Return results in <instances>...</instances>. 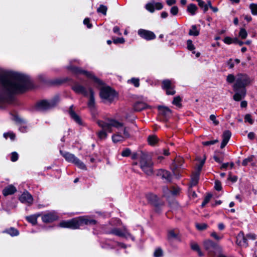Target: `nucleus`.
Listing matches in <instances>:
<instances>
[{"label":"nucleus","mask_w":257,"mask_h":257,"mask_svg":"<svg viewBox=\"0 0 257 257\" xmlns=\"http://www.w3.org/2000/svg\"><path fill=\"white\" fill-rule=\"evenodd\" d=\"M107 9V7L106 6L101 5L97 9V12L102 13L104 15H106Z\"/></svg>","instance_id":"obj_42"},{"label":"nucleus","mask_w":257,"mask_h":257,"mask_svg":"<svg viewBox=\"0 0 257 257\" xmlns=\"http://www.w3.org/2000/svg\"><path fill=\"white\" fill-rule=\"evenodd\" d=\"M244 120L245 122H247L250 124H252L254 120L252 118L251 116L249 114H247L244 116Z\"/></svg>","instance_id":"obj_47"},{"label":"nucleus","mask_w":257,"mask_h":257,"mask_svg":"<svg viewBox=\"0 0 257 257\" xmlns=\"http://www.w3.org/2000/svg\"><path fill=\"white\" fill-rule=\"evenodd\" d=\"M249 7L250 9L251 14L253 15H257V4H251Z\"/></svg>","instance_id":"obj_40"},{"label":"nucleus","mask_w":257,"mask_h":257,"mask_svg":"<svg viewBox=\"0 0 257 257\" xmlns=\"http://www.w3.org/2000/svg\"><path fill=\"white\" fill-rule=\"evenodd\" d=\"M18 158H19V155H18V154L17 152H14L11 153V160L12 162H16V161L18 160Z\"/></svg>","instance_id":"obj_48"},{"label":"nucleus","mask_w":257,"mask_h":257,"mask_svg":"<svg viewBox=\"0 0 257 257\" xmlns=\"http://www.w3.org/2000/svg\"><path fill=\"white\" fill-rule=\"evenodd\" d=\"M227 64L228 65L229 68L232 69L234 66L235 63L232 59H229L227 62Z\"/></svg>","instance_id":"obj_59"},{"label":"nucleus","mask_w":257,"mask_h":257,"mask_svg":"<svg viewBox=\"0 0 257 257\" xmlns=\"http://www.w3.org/2000/svg\"><path fill=\"white\" fill-rule=\"evenodd\" d=\"M214 188L217 191H220L221 190V188H222L221 184L219 181H218V180L215 181Z\"/></svg>","instance_id":"obj_56"},{"label":"nucleus","mask_w":257,"mask_h":257,"mask_svg":"<svg viewBox=\"0 0 257 257\" xmlns=\"http://www.w3.org/2000/svg\"><path fill=\"white\" fill-rule=\"evenodd\" d=\"M96 223V220L91 219L88 216H81L67 221H62L60 223L59 226L76 229L84 225H93Z\"/></svg>","instance_id":"obj_3"},{"label":"nucleus","mask_w":257,"mask_h":257,"mask_svg":"<svg viewBox=\"0 0 257 257\" xmlns=\"http://www.w3.org/2000/svg\"><path fill=\"white\" fill-rule=\"evenodd\" d=\"M181 98L180 97V96H176L174 98L172 103L176 106L180 107L181 106Z\"/></svg>","instance_id":"obj_41"},{"label":"nucleus","mask_w":257,"mask_h":257,"mask_svg":"<svg viewBox=\"0 0 257 257\" xmlns=\"http://www.w3.org/2000/svg\"><path fill=\"white\" fill-rule=\"evenodd\" d=\"M89 100L88 102V106L91 109H93L95 107V99L94 96V92L91 88H89Z\"/></svg>","instance_id":"obj_22"},{"label":"nucleus","mask_w":257,"mask_h":257,"mask_svg":"<svg viewBox=\"0 0 257 257\" xmlns=\"http://www.w3.org/2000/svg\"><path fill=\"white\" fill-rule=\"evenodd\" d=\"M121 154L123 157H128L131 154V151L128 148H125L122 151Z\"/></svg>","instance_id":"obj_49"},{"label":"nucleus","mask_w":257,"mask_h":257,"mask_svg":"<svg viewBox=\"0 0 257 257\" xmlns=\"http://www.w3.org/2000/svg\"><path fill=\"white\" fill-rule=\"evenodd\" d=\"M72 88L76 93L81 94L84 96H88L89 93V89L87 90L84 86L77 82H76L73 84Z\"/></svg>","instance_id":"obj_15"},{"label":"nucleus","mask_w":257,"mask_h":257,"mask_svg":"<svg viewBox=\"0 0 257 257\" xmlns=\"http://www.w3.org/2000/svg\"><path fill=\"white\" fill-rule=\"evenodd\" d=\"M191 247L192 249L196 251L199 256H202L203 255V253L201 251L198 244L196 242H191Z\"/></svg>","instance_id":"obj_32"},{"label":"nucleus","mask_w":257,"mask_h":257,"mask_svg":"<svg viewBox=\"0 0 257 257\" xmlns=\"http://www.w3.org/2000/svg\"><path fill=\"white\" fill-rule=\"evenodd\" d=\"M158 175L161 176L167 181L170 182L171 180V175L169 172L165 170H160L158 172Z\"/></svg>","instance_id":"obj_24"},{"label":"nucleus","mask_w":257,"mask_h":257,"mask_svg":"<svg viewBox=\"0 0 257 257\" xmlns=\"http://www.w3.org/2000/svg\"><path fill=\"white\" fill-rule=\"evenodd\" d=\"M218 142V140H213V141H206L202 143L203 145L204 146H209V145H212Z\"/></svg>","instance_id":"obj_60"},{"label":"nucleus","mask_w":257,"mask_h":257,"mask_svg":"<svg viewBox=\"0 0 257 257\" xmlns=\"http://www.w3.org/2000/svg\"><path fill=\"white\" fill-rule=\"evenodd\" d=\"M148 107V105L142 102H138L136 103L134 105V109L136 111H141Z\"/></svg>","instance_id":"obj_27"},{"label":"nucleus","mask_w":257,"mask_h":257,"mask_svg":"<svg viewBox=\"0 0 257 257\" xmlns=\"http://www.w3.org/2000/svg\"><path fill=\"white\" fill-rule=\"evenodd\" d=\"M41 216L40 213H37L30 216H28L26 217L27 220L32 223L33 225H36L37 223V218Z\"/></svg>","instance_id":"obj_25"},{"label":"nucleus","mask_w":257,"mask_h":257,"mask_svg":"<svg viewBox=\"0 0 257 257\" xmlns=\"http://www.w3.org/2000/svg\"><path fill=\"white\" fill-rule=\"evenodd\" d=\"M68 69L72 71V72L73 73L76 75H84L87 78L91 80L92 82H93L95 84H96L97 86H102L103 84L102 82L96 76H95L91 72H88L82 70L80 68L72 66H68Z\"/></svg>","instance_id":"obj_5"},{"label":"nucleus","mask_w":257,"mask_h":257,"mask_svg":"<svg viewBox=\"0 0 257 257\" xmlns=\"http://www.w3.org/2000/svg\"><path fill=\"white\" fill-rule=\"evenodd\" d=\"M179 189L178 188H173L171 190H170L168 187H164L163 188V192L165 195H168V193L171 194L173 195H176L179 192Z\"/></svg>","instance_id":"obj_28"},{"label":"nucleus","mask_w":257,"mask_h":257,"mask_svg":"<svg viewBox=\"0 0 257 257\" xmlns=\"http://www.w3.org/2000/svg\"><path fill=\"white\" fill-rule=\"evenodd\" d=\"M210 119L213 121L215 125H217L219 123L218 121L216 119V116L214 114L210 115Z\"/></svg>","instance_id":"obj_61"},{"label":"nucleus","mask_w":257,"mask_h":257,"mask_svg":"<svg viewBox=\"0 0 257 257\" xmlns=\"http://www.w3.org/2000/svg\"><path fill=\"white\" fill-rule=\"evenodd\" d=\"M4 137L6 139H7L8 137H9L11 139V140H14L15 138V135L12 132H10L7 133H4Z\"/></svg>","instance_id":"obj_52"},{"label":"nucleus","mask_w":257,"mask_h":257,"mask_svg":"<svg viewBox=\"0 0 257 257\" xmlns=\"http://www.w3.org/2000/svg\"><path fill=\"white\" fill-rule=\"evenodd\" d=\"M58 218L57 213L54 211L46 212L42 215V220L45 223L52 222Z\"/></svg>","instance_id":"obj_14"},{"label":"nucleus","mask_w":257,"mask_h":257,"mask_svg":"<svg viewBox=\"0 0 257 257\" xmlns=\"http://www.w3.org/2000/svg\"><path fill=\"white\" fill-rule=\"evenodd\" d=\"M247 36V33L246 30L243 28L240 29L239 33V36L241 39H244L246 38Z\"/></svg>","instance_id":"obj_44"},{"label":"nucleus","mask_w":257,"mask_h":257,"mask_svg":"<svg viewBox=\"0 0 257 257\" xmlns=\"http://www.w3.org/2000/svg\"><path fill=\"white\" fill-rule=\"evenodd\" d=\"M196 227L199 230H203L207 228V225L206 223H197Z\"/></svg>","instance_id":"obj_45"},{"label":"nucleus","mask_w":257,"mask_h":257,"mask_svg":"<svg viewBox=\"0 0 257 257\" xmlns=\"http://www.w3.org/2000/svg\"><path fill=\"white\" fill-rule=\"evenodd\" d=\"M148 200L151 203L155 204L158 200V197L152 193H149L146 195Z\"/></svg>","instance_id":"obj_31"},{"label":"nucleus","mask_w":257,"mask_h":257,"mask_svg":"<svg viewBox=\"0 0 257 257\" xmlns=\"http://www.w3.org/2000/svg\"><path fill=\"white\" fill-rule=\"evenodd\" d=\"M98 125L102 128V130L97 133V136L100 140H104L107 138V133L112 132L111 127H114L119 129L123 126V123L114 119H110L107 122H104L101 120L97 121Z\"/></svg>","instance_id":"obj_4"},{"label":"nucleus","mask_w":257,"mask_h":257,"mask_svg":"<svg viewBox=\"0 0 257 257\" xmlns=\"http://www.w3.org/2000/svg\"><path fill=\"white\" fill-rule=\"evenodd\" d=\"M204 163H205V159L202 160L200 162L199 164L197 165V171L196 172H199L200 173V172L202 168V167L204 164Z\"/></svg>","instance_id":"obj_57"},{"label":"nucleus","mask_w":257,"mask_h":257,"mask_svg":"<svg viewBox=\"0 0 257 257\" xmlns=\"http://www.w3.org/2000/svg\"><path fill=\"white\" fill-rule=\"evenodd\" d=\"M204 248L210 257H213L217 251L221 250L220 247L210 240H206L203 243Z\"/></svg>","instance_id":"obj_9"},{"label":"nucleus","mask_w":257,"mask_h":257,"mask_svg":"<svg viewBox=\"0 0 257 257\" xmlns=\"http://www.w3.org/2000/svg\"><path fill=\"white\" fill-rule=\"evenodd\" d=\"M61 155L69 162L72 163L82 170H86L85 165L74 155L69 152L60 151Z\"/></svg>","instance_id":"obj_6"},{"label":"nucleus","mask_w":257,"mask_h":257,"mask_svg":"<svg viewBox=\"0 0 257 257\" xmlns=\"http://www.w3.org/2000/svg\"><path fill=\"white\" fill-rule=\"evenodd\" d=\"M73 106H71L69 111L71 118L80 125H83V122L80 117L77 115L72 109Z\"/></svg>","instance_id":"obj_21"},{"label":"nucleus","mask_w":257,"mask_h":257,"mask_svg":"<svg viewBox=\"0 0 257 257\" xmlns=\"http://www.w3.org/2000/svg\"><path fill=\"white\" fill-rule=\"evenodd\" d=\"M158 110L159 114L163 117L164 120H166L171 114V110L165 106H159Z\"/></svg>","instance_id":"obj_19"},{"label":"nucleus","mask_w":257,"mask_h":257,"mask_svg":"<svg viewBox=\"0 0 257 257\" xmlns=\"http://www.w3.org/2000/svg\"><path fill=\"white\" fill-rule=\"evenodd\" d=\"M59 101V97L57 96L51 100H42L37 104V108L40 110H46L55 106Z\"/></svg>","instance_id":"obj_7"},{"label":"nucleus","mask_w":257,"mask_h":257,"mask_svg":"<svg viewBox=\"0 0 257 257\" xmlns=\"http://www.w3.org/2000/svg\"><path fill=\"white\" fill-rule=\"evenodd\" d=\"M197 9V7L194 4H191L188 6L187 11L191 14V15H194L196 13V11Z\"/></svg>","instance_id":"obj_36"},{"label":"nucleus","mask_w":257,"mask_h":257,"mask_svg":"<svg viewBox=\"0 0 257 257\" xmlns=\"http://www.w3.org/2000/svg\"><path fill=\"white\" fill-rule=\"evenodd\" d=\"M189 34L190 36H197L199 34V31L197 29L195 25L191 26V29L189 30Z\"/></svg>","instance_id":"obj_35"},{"label":"nucleus","mask_w":257,"mask_h":257,"mask_svg":"<svg viewBox=\"0 0 257 257\" xmlns=\"http://www.w3.org/2000/svg\"><path fill=\"white\" fill-rule=\"evenodd\" d=\"M113 42L115 44H123L125 42V40L123 38H117L113 40Z\"/></svg>","instance_id":"obj_51"},{"label":"nucleus","mask_w":257,"mask_h":257,"mask_svg":"<svg viewBox=\"0 0 257 257\" xmlns=\"http://www.w3.org/2000/svg\"><path fill=\"white\" fill-rule=\"evenodd\" d=\"M158 141L157 137L155 135L150 136L148 138V142L151 146L155 145Z\"/></svg>","instance_id":"obj_33"},{"label":"nucleus","mask_w":257,"mask_h":257,"mask_svg":"<svg viewBox=\"0 0 257 257\" xmlns=\"http://www.w3.org/2000/svg\"><path fill=\"white\" fill-rule=\"evenodd\" d=\"M127 83H131L135 87H138L140 86V79L137 78H132L127 80Z\"/></svg>","instance_id":"obj_38"},{"label":"nucleus","mask_w":257,"mask_h":257,"mask_svg":"<svg viewBox=\"0 0 257 257\" xmlns=\"http://www.w3.org/2000/svg\"><path fill=\"white\" fill-rule=\"evenodd\" d=\"M162 87L166 90L167 95H174L176 91L174 90V84L173 80L166 79L162 81Z\"/></svg>","instance_id":"obj_12"},{"label":"nucleus","mask_w":257,"mask_h":257,"mask_svg":"<svg viewBox=\"0 0 257 257\" xmlns=\"http://www.w3.org/2000/svg\"><path fill=\"white\" fill-rule=\"evenodd\" d=\"M183 162L184 160L182 158L178 157L175 159L173 163L172 171L174 175L177 178H179L180 177V169H183L184 168L182 166Z\"/></svg>","instance_id":"obj_11"},{"label":"nucleus","mask_w":257,"mask_h":257,"mask_svg":"<svg viewBox=\"0 0 257 257\" xmlns=\"http://www.w3.org/2000/svg\"><path fill=\"white\" fill-rule=\"evenodd\" d=\"M212 197V195L211 194H208L207 196H205L202 203V207H204L207 203L209 202L210 201L211 198Z\"/></svg>","instance_id":"obj_50"},{"label":"nucleus","mask_w":257,"mask_h":257,"mask_svg":"<svg viewBox=\"0 0 257 257\" xmlns=\"http://www.w3.org/2000/svg\"><path fill=\"white\" fill-rule=\"evenodd\" d=\"M5 232L9 234L11 236H17L19 234V231L13 227H11L10 229L6 230Z\"/></svg>","instance_id":"obj_37"},{"label":"nucleus","mask_w":257,"mask_h":257,"mask_svg":"<svg viewBox=\"0 0 257 257\" xmlns=\"http://www.w3.org/2000/svg\"><path fill=\"white\" fill-rule=\"evenodd\" d=\"M110 233L126 238H130L133 240H134L135 239L134 237L125 228L123 230H121L118 228H113L110 231Z\"/></svg>","instance_id":"obj_13"},{"label":"nucleus","mask_w":257,"mask_h":257,"mask_svg":"<svg viewBox=\"0 0 257 257\" xmlns=\"http://www.w3.org/2000/svg\"><path fill=\"white\" fill-rule=\"evenodd\" d=\"M121 128H122V135H121L122 137L124 138V139L129 138L130 137L129 128L123 125L118 130H120Z\"/></svg>","instance_id":"obj_34"},{"label":"nucleus","mask_w":257,"mask_h":257,"mask_svg":"<svg viewBox=\"0 0 257 257\" xmlns=\"http://www.w3.org/2000/svg\"><path fill=\"white\" fill-rule=\"evenodd\" d=\"M200 173L199 172L194 173L191 177V185L192 186H195L198 182Z\"/></svg>","instance_id":"obj_30"},{"label":"nucleus","mask_w":257,"mask_h":257,"mask_svg":"<svg viewBox=\"0 0 257 257\" xmlns=\"http://www.w3.org/2000/svg\"><path fill=\"white\" fill-rule=\"evenodd\" d=\"M138 34L142 38L148 41L153 40L156 38V35L153 32L144 29H140L138 31Z\"/></svg>","instance_id":"obj_16"},{"label":"nucleus","mask_w":257,"mask_h":257,"mask_svg":"<svg viewBox=\"0 0 257 257\" xmlns=\"http://www.w3.org/2000/svg\"><path fill=\"white\" fill-rule=\"evenodd\" d=\"M211 236L217 240H219L223 237V236H219L217 235L215 232H212L211 233Z\"/></svg>","instance_id":"obj_58"},{"label":"nucleus","mask_w":257,"mask_h":257,"mask_svg":"<svg viewBox=\"0 0 257 257\" xmlns=\"http://www.w3.org/2000/svg\"><path fill=\"white\" fill-rule=\"evenodd\" d=\"M153 163L149 158L142 157L140 161V167L142 170L147 175L153 173Z\"/></svg>","instance_id":"obj_10"},{"label":"nucleus","mask_w":257,"mask_h":257,"mask_svg":"<svg viewBox=\"0 0 257 257\" xmlns=\"http://www.w3.org/2000/svg\"><path fill=\"white\" fill-rule=\"evenodd\" d=\"M116 95V93L109 86H103L100 90V97L104 101L111 102Z\"/></svg>","instance_id":"obj_8"},{"label":"nucleus","mask_w":257,"mask_h":257,"mask_svg":"<svg viewBox=\"0 0 257 257\" xmlns=\"http://www.w3.org/2000/svg\"><path fill=\"white\" fill-rule=\"evenodd\" d=\"M0 83L4 92H0V106L12 93L23 92L31 86L30 78L22 73L7 71L0 74Z\"/></svg>","instance_id":"obj_1"},{"label":"nucleus","mask_w":257,"mask_h":257,"mask_svg":"<svg viewBox=\"0 0 257 257\" xmlns=\"http://www.w3.org/2000/svg\"><path fill=\"white\" fill-rule=\"evenodd\" d=\"M170 13L173 16H176L178 13V8L177 6H173L170 10Z\"/></svg>","instance_id":"obj_54"},{"label":"nucleus","mask_w":257,"mask_h":257,"mask_svg":"<svg viewBox=\"0 0 257 257\" xmlns=\"http://www.w3.org/2000/svg\"><path fill=\"white\" fill-rule=\"evenodd\" d=\"M187 49L190 51H193L195 49V46L192 43V41L191 40H188L187 41Z\"/></svg>","instance_id":"obj_46"},{"label":"nucleus","mask_w":257,"mask_h":257,"mask_svg":"<svg viewBox=\"0 0 257 257\" xmlns=\"http://www.w3.org/2000/svg\"><path fill=\"white\" fill-rule=\"evenodd\" d=\"M250 78L245 74L238 73L236 75V81L233 86L235 94L233 98L235 101H239L246 95L245 87L250 83Z\"/></svg>","instance_id":"obj_2"},{"label":"nucleus","mask_w":257,"mask_h":257,"mask_svg":"<svg viewBox=\"0 0 257 257\" xmlns=\"http://www.w3.org/2000/svg\"><path fill=\"white\" fill-rule=\"evenodd\" d=\"M226 81L229 83H232L234 81H236V76H234L233 74H229L227 76Z\"/></svg>","instance_id":"obj_43"},{"label":"nucleus","mask_w":257,"mask_h":257,"mask_svg":"<svg viewBox=\"0 0 257 257\" xmlns=\"http://www.w3.org/2000/svg\"><path fill=\"white\" fill-rule=\"evenodd\" d=\"M17 191L16 188L13 185H9L6 187L3 191L4 196L12 195L15 193Z\"/></svg>","instance_id":"obj_23"},{"label":"nucleus","mask_w":257,"mask_h":257,"mask_svg":"<svg viewBox=\"0 0 257 257\" xmlns=\"http://www.w3.org/2000/svg\"><path fill=\"white\" fill-rule=\"evenodd\" d=\"M163 255V251L161 248H157L155 250L154 255L155 257H161Z\"/></svg>","instance_id":"obj_53"},{"label":"nucleus","mask_w":257,"mask_h":257,"mask_svg":"<svg viewBox=\"0 0 257 257\" xmlns=\"http://www.w3.org/2000/svg\"><path fill=\"white\" fill-rule=\"evenodd\" d=\"M163 8V5L161 3H156L152 1L146 5V9L151 13H153L155 10H160Z\"/></svg>","instance_id":"obj_18"},{"label":"nucleus","mask_w":257,"mask_h":257,"mask_svg":"<svg viewBox=\"0 0 257 257\" xmlns=\"http://www.w3.org/2000/svg\"><path fill=\"white\" fill-rule=\"evenodd\" d=\"M19 200L22 203L28 205H31L33 202L32 196L28 191L24 192L19 197Z\"/></svg>","instance_id":"obj_17"},{"label":"nucleus","mask_w":257,"mask_h":257,"mask_svg":"<svg viewBox=\"0 0 257 257\" xmlns=\"http://www.w3.org/2000/svg\"><path fill=\"white\" fill-rule=\"evenodd\" d=\"M231 137V133L229 131H225L222 135V141L228 142Z\"/></svg>","instance_id":"obj_39"},{"label":"nucleus","mask_w":257,"mask_h":257,"mask_svg":"<svg viewBox=\"0 0 257 257\" xmlns=\"http://www.w3.org/2000/svg\"><path fill=\"white\" fill-rule=\"evenodd\" d=\"M236 243L237 245L242 247H247L248 243L247 242V238L244 235L242 232H240L236 236Z\"/></svg>","instance_id":"obj_20"},{"label":"nucleus","mask_w":257,"mask_h":257,"mask_svg":"<svg viewBox=\"0 0 257 257\" xmlns=\"http://www.w3.org/2000/svg\"><path fill=\"white\" fill-rule=\"evenodd\" d=\"M223 41L225 44H231L232 43H233L234 42V39H232L231 38H230L229 37H226L224 39Z\"/></svg>","instance_id":"obj_55"},{"label":"nucleus","mask_w":257,"mask_h":257,"mask_svg":"<svg viewBox=\"0 0 257 257\" xmlns=\"http://www.w3.org/2000/svg\"><path fill=\"white\" fill-rule=\"evenodd\" d=\"M178 231L175 230H170L168 232V238L169 240L175 239L178 238Z\"/></svg>","instance_id":"obj_29"},{"label":"nucleus","mask_w":257,"mask_h":257,"mask_svg":"<svg viewBox=\"0 0 257 257\" xmlns=\"http://www.w3.org/2000/svg\"><path fill=\"white\" fill-rule=\"evenodd\" d=\"M112 141L114 143L123 142L125 139L122 137L120 132H118L112 136Z\"/></svg>","instance_id":"obj_26"},{"label":"nucleus","mask_w":257,"mask_h":257,"mask_svg":"<svg viewBox=\"0 0 257 257\" xmlns=\"http://www.w3.org/2000/svg\"><path fill=\"white\" fill-rule=\"evenodd\" d=\"M113 32L119 36L121 35V33L120 32L119 28L117 26H115L113 28Z\"/></svg>","instance_id":"obj_64"},{"label":"nucleus","mask_w":257,"mask_h":257,"mask_svg":"<svg viewBox=\"0 0 257 257\" xmlns=\"http://www.w3.org/2000/svg\"><path fill=\"white\" fill-rule=\"evenodd\" d=\"M83 24L86 25L88 28H91L92 25L90 24V20L88 18H85L83 21Z\"/></svg>","instance_id":"obj_63"},{"label":"nucleus","mask_w":257,"mask_h":257,"mask_svg":"<svg viewBox=\"0 0 257 257\" xmlns=\"http://www.w3.org/2000/svg\"><path fill=\"white\" fill-rule=\"evenodd\" d=\"M246 238L249 239L255 240L256 238V235L254 234L249 233L246 235Z\"/></svg>","instance_id":"obj_62"}]
</instances>
